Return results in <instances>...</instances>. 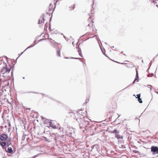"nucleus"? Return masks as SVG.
Masks as SVG:
<instances>
[{
  "mask_svg": "<svg viewBox=\"0 0 158 158\" xmlns=\"http://www.w3.org/2000/svg\"><path fill=\"white\" fill-rule=\"evenodd\" d=\"M60 49H58L56 51L57 55L59 56H60Z\"/></svg>",
  "mask_w": 158,
  "mask_h": 158,
  "instance_id": "1a4fd4ad",
  "label": "nucleus"
},
{
  "mask_svg": "<svg viewBox=\"0 0 158 158\" xmlns=\"http://www.w3.org/2000/svg\"><path fill=\"white\" fill-rule=\"evenodd\" d=\"M72 114H74L73 113H72Z\"/></svg>",
  "mask_w": 158,
  "mask_h": 158,
  "instance_id": "a211bd4d",
  "label": "nucleus"
},
{
  "mask_svg": "<svg viewBox=\"0 0 158 158\" xmlns=\"http://www.w3.org/2000/svg\"><path fill=\"white\" fill-rule=\"evenodd\" d=\"M44 19L43 17H41L39 20V23L40 24L44 23Z\"/></svg>",
  "mask_w": 158,
  "mask_h": 158,
  "instance_id": "423d86ee",
  "label": "nucleus"
},
{
  "mask_svg": "<svg viewBox=\"0 0 158 158\" xmlns=\"http://www.w3.org/2000/svg\"><path fill=\"white\" fill-rule=\"evenodd\" d=\"M2 147H4L6 145V143L5 142H3L2 143L0 144Z\"/></svg>",
  "mask_w": 158,
  "mask_h": 158,
  "instance_id": "9d476101",
  "label": "nucleus"
},
{
  "mask_svg": "<svg viewBox=\"0 0 158 158\" xmlns=\"http://www.w3.org/2000/svg\"><path fill=\"white\" fill-rule=\"evenodd\" d=\"M115 137L116 138L118 139L122 138V137H121L120 135H118L117 134H115Z\"/></svg>",
  "mask_w": 158,
  "mask_h": 158,
  "instance_id": "6e6552de",
  "label": "nucleus"
},
{
  "mask_svg": "<svg viewBox=\"0 0 158 158\" xmlns=\"http://www.w3.org/2000/svg\"><path fill=\"white\" fill-rule=\"evenodd\" d=\"M117 130H116V129H114V130L113 131V133H116V134H117V133H117Z\"/></svg>",
  "mask_w": 158,
  "mask_h": 158,
  "instance_id": "f3484780",
  "label": "nucleus"
},
{
  "mask_svg": "<svg viewBox=\"0 0 158 158\" xmlns=\"http://www.w3.org/2000/svg\"><path fill=\"white\" fill-rule=\"evenodd\" d=\"M11 69V68L10 67L9 68H7L6 67H4L2 70L1 71V73H2V74H4L5 73H9V72L10 71Z\"/></svg>",
  "mask_w": 158,
  "mask_h": 158,
  "instance_id": "7ed1b4c3",
  "label": "nucleus"
},
{
  "mask_svg": "<svg viewBox=\"0 0 158 158\" xmlns=\"http://www.w3.org/2000/svg\"><path fill=\"white\" fill-rule=\"evenodd\" d=\"M151 151L153 154L158 153V147L156 146H152L151 148Z\"/></svg>",
  "mask_w": 158,
  "mask_h": 158,
  "instance_id": "f03ea898",
  "label": "nucleus"
},
{
  "mask_svg": "<svg viewBox=\"0 0 158 158\" xmlns=\"http://www.w3.org/2000/svg\"><path fill=\"white\" fill-rule=\"evenodd\" d=\"M53 44L54 45H55L58 46V45L59 44L55 42H54V44Z\"/></svg>",
  "mask_w": 158,
  "mask_h": 158,
  "instance_id": "dca6fc26",
  "label": "nucleus"
},
{
  "mask_svg": "<svg viewBox=\"0 0 158 158\" xmlns=\"http://www.w3.org/2000/svg\"><path fill=\"white\" fill-rule=\"evenodd\" d=\"M49 39V40H50V42L52 43V44H54V42H55V41H54V40H52V39L51 38H50V39Z\"/></svg>",
  "mask_w": 158,
  "mask_h": 158,
  "instance_id": "9b49d317",
  "label": "nucleus"
},
{
  "mask_svg": "<svg viewBox=\"0 0 158 158\" xmlns=\"http://www.w3.org/2000/svg\"><path fill=\"white\" fill-rule=\"evenodd\" d=\"M138 101L140 103H142V101L140 98H138Z\"/></svg>",
  "mask_w": 158,
  "mask_h": 158,
  "instance_id": "ddd939ff",
  "label": "nucleus"
},
{
  "mask_svg": "<svg viewBox=\"0 0 158 158\" xmlns=\"http://www.w3.org/2000/svg\"><path fill=\"white\" fill-rule=\"evenodd\" d=\"M50 125L51 126V127L53 129H56V127L55 126H54L51 123L50 124Z\"/></svg>",
  "mask_w": 158,
  "mask_h": 158,
  "instance_id": "f8f14e48",
  "label": "nucleus"
},
{
  "mask_svg": "<svg viewBox=\"0 0 158 158\" xmlns=\"http://www.w3.org/2000/svg\"><path fill=\"white\" fill-rule=\"evenodd\" d=\"M29 48V47H27V48Z\"/></svg>",
  "mask_w": 158,
  "mask_h": 158,
  "instance_id": "6ab92c4d",
  "label": "nucleus"
},
{
  "mask_svg": "<svg viewBox=\"0 0 158 158\" xmlns=\"http://www.w3.org/2000/svg\"><path fill=\"white\" fill-rule=\"evenodd\" d=\"M140 94H137V97H136V98H140Z\"/></svg>",
  "mask_w": 158,
  "mask_h": 158,
  "instance_id": "4468645a",
  "label": "nucleus"
},
{
  "mask_svg": "<svg viewBox=\"0 0 158 158\" xmlns=\"http://www.w3.org/2000/svg\"><path fill=\"white\" fill-rule=\"evenodd\" d=\"M6 152L10 153H11L13 152L12 148L11 147H9L8 148L7 150L6 151Z\"/></svg>",
  "mask_w": 158,
  "mask_h": 158,
  "instance_id": "0eeeda50",
  "label": "nucleus"
},
{
  "mask_svg": "<svg viewBox=\"0 0 158 158\" xmlns=\"http://www.w3.org/2000/svg\"><path fill=\"white\" fill-rule=\"evenodd\" d=\"M94 22L93 21L91 16L88 19V26L92 30V31H90L87 34L88 35L90 34V38L94 37L96 33V30L95 27H94Z\"/></svg>",
  "mask_w": 158,
  "mask_h": 158,
  "instance_id": "f257e3e1",
  "label": "nucleus"
},
{
  "mask_svg": "<svg viewBox=\"0 0 158 158\" xmlns=\"http://www.w3.org/2000/svg\"><path fill=\"white\" fill-rule=\"evenodd\" d=\"M7 138V135L5 134H2L0 135V139L2 141H5L6 140Z\"/></svg>",
  "mask_w": 158,
  "mask_h": 158,
  "instance_id": "20e7f679",
  "label": "nucleus"
},
{
  "mask_svg": "<svg viewBox=\"0 0 158 158\" xmlns=\"http://www.w3.org/2000/svg\"><path fill=\"white\" fill-rule=\"evenodd\" d=\"M136 75H136V77L135 78V80L133 82V83L136 80H137V78H138V74H137H137Z\"/></svg>",
  "mask_w": 158,
  "mask_h": 158,
  "instance_id": "2eb2a0df",
  "label": "nucleus"
},
{
  "mask_svg": "<svg viewBox=\"0 0 158 158\" xmlns=\"http://www.w3.org/2000/svg\"><path fill=\"white\" fill-rule=\"evenodd\" d=\"M53 9V5L50 4L49 6L48 11L47 12V14H51L52 12Z\"/></svg>",
  "mask_w": 158,
  "mask_h": 158,
  "instance_id": "39448f33",
  "label": "nucleus"
}]
</instances>
